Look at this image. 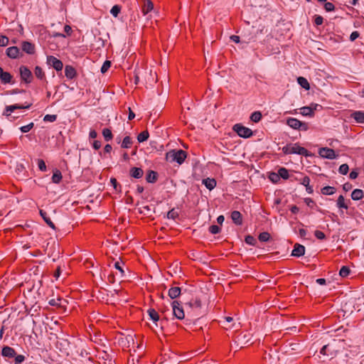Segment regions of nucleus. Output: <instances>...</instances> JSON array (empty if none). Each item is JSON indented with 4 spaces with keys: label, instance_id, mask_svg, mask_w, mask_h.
I'll use <instances>...</instances> for the list:
<instances>
[{
    "label": "nucleus",
    "instance_id": "obj_1",
    "mask_svg": "<svg viewBox=\"0 0 364 364\" xmlns=\"http://www.w3.org/2000/svg\"><path fill=\"white\" fill-rule=\"evenodd\" d=\"M188 153L182 149H171L166 154L165 159L166 161L176 162L179 165L182 164L187 158Z\"/></svg>",
    "mask_w": 364,
    "mask_h": 364
},
{
    "label": "nucleus",
    "instance_id": "obj_2",
    "mask_svg": "<svg viewBox=\"0 0 364 364\" xmlns=\"http://www.w3.org/2000/svg\"><path fill=\"white\" fill-rule=\"evenodd\" d=\"M33 104L31 102H25L24 104H14L12 105H7L5 107L3 112V116L6 117L9 121L14 122L18 117L13 116L11 113L16 109H28L31 107Z\"/></svg>",
    "mask_w": 364,
    "mask_h": 364
},
{
    "label": "nucleus",
    "instance_id": "obj_3",
    "mask_svg": "<svg viewBox=\"0 0 364 364\" xmlns=\"http://www.w3.org/2000/svg\"><path fill=\"white\" fill-rule=\"evenodd\" d=\"M282 151L286 155L296 154L304 156H312L309 151L304 147L300 146L298 143L293 145L291 144H287L282 148Z\"/></svg>",
    "mask_w": 364,
    "mask_h": 364
},
{
    "label": "nucleus",
    "instance_id": "obj_4",
    "mask_svg": "<svg viewBox=\"0 0 364 364\" xmlns=\"http://www.w3.org/2000/svg\"><path fill=\"white\" fill-rule=\"evenodd\" d=\"M19 75L21 83L31 84L33 80V75L31 70L26 65L19 67Z\"/></svg>",
    "mask_w": 364,
    "mask_h": 364
},
{
    "label": "nucleus",
    "instance_id": "obj_5",
    "mask_svg": "<svg viewBox=\"0 0 364 364\" xmlns=\"http://www.w3.org/2000/svg\"><path fill=\"white\" fill-rule=\"evenodd\" d=\"M148 314L154 321L155 326L156 328L159 327L161 331H164V324L168 322L167 318H161L160 319V316L159 313L154 309H150L148 310Z\"/></svg>",
    "mask_w": 364,
    "mask_h": 364
},
{
    "label": "nucleus",
    "instance_id": "obj_6",
    "mask_svg": "<svg viewBox=\"0 0 364 364\" xmlns=\"http://www.w3.org/2000/svg\"><path fill=\"white\" fill-rule=\"evenodd\" d=\"M183 304V300H175L171 303L173 316L179 320H182L185 318V313L182 306Z\"/></svg>",
    "mask_w": 364,
    "mask_h": 364
},
{
    "label": "nucleus",
    "instance_id": "obj_7",
    "mask_svg": "<svg viewBox=\"0 0 364 364\" xmlns=\"http://www.w3.org/2000/svg\"><path fill=\"white\" fill-rule=\"evenodd\" d=\"M232 129L240 137L250 138L253 135L252 131L242 124H236L233 126Z\"/></svg>",
    "mask_w": 364,
    "mask_h": 364
},
{
    "label": "nucleus",
    "instance_id": "obj_8",
    "mask_svg": "<svg viewBox=\"0 0 364 364\" xmlns=\"http://www.w3.org/2000/svg\"><path fill=\"white\" fill-rule=\"evenodd\" d=\"M287 124L294 129L306 131L309 129L307 123L302 122L296 118H288Z\"/></svg>",
    "mask_w": 364,
    "mask_h": 364
},
{
    "label": "nucleus",
    "instance_id": "obj_9",
    "mask_svg": "<svg viewBox=\"0 0 364 364\" xmlns=\"http://www.w3.org/2000/svg\"><path fill=\"white\" fill-rule=\"evenodd\" d=\"M183 304L186 306H189L192 309H200L202 306V302L199 297H192L191 299L183 298Z\"/></svg>",
    "mask_w": 364,
    "mask_h": 364
},
{
    "label": "nucleus",
    "instance_id": "obj_10",
    "mask_svg": "<svg viewBox=\"0 0 364 364\" xmlns=\"http://www.w3.org/2000/svg\"><path fill=\"white\" fill-rule=\"evenodd\" d=\"M0 81L3 85L15 83L14 76L10 73L4 71L1 67H0Z\"/></svg>",
    "mask_w": 364,
    "mask_h": 364
},
{
    "label": "nucleus",
    "instance_id": "obj_11",
    "mask_svg": "<svg viewBox=\"0 0 364 364\" xmlns=\"http://www.w3.org/2000/svg\"><path fill=\"white\" fill-rule=\"evenodd\" d=\"M47 63L57 71L62 70L63 68V62L53 55H48L47 57Z\"/></svg>",
    "mask_w": 364,
    "mask_h": 364
},
{
    "label": "nucleus",
    "instance_id": "obj_12",
    "mask_svg": "<svg viewBox=\"0 0 364 364\" xmlns=\"http://www.w3.org/2000/svg\"><path fill=\"white\" fill-rule=\"evenodd\" d=\"M319 155L323 158L333 159L336 158L335 151L328 147H323L318 150Z\"/></svg>",
    "mask_w": 364,
    "mask_h": 364
},
{
    "label": "nucleus",
    "instance_id": "obj_13",
    "mask_svg": "<svg viewBox=\"0 0 364 364\" xmlns=\"http://www.w3.org/2000/svg\"><path fill=\"white\" fill-rule=\"evenodd\" d=\"M34 75L37 79H38L39 80H41L46 85H47L48 83V82L46 79V73L41 67H40L38 65H36L35 67Z\"/></svg>",
    "mask_w": 364,
    "mask_h": 364
},
{
    "label": "nucleus",
    "instance_id": "obj_14",
    "mask_svg": "<svg viewBox=\"0 0 364 364\" xmlns=\"http://www.w3.org/2000/svg\"><path fill=\"white\" fill-rule=\"evenodd\" d=\"M16 350L14 348L5 346L1 349V355L9 359L14 358L16 355Z\"/></svg>",
    "mask_w": 364,
    "mask_h": 364
},
{
    "label": "nucleus",
    "instance_id": "obj_15",
    "mask_svg": "<svg viewBox=\"0 0 364 364\" xmlns=\"http://www.w3.org/2000/svg\"><path fill=\"white\" fill-rule=\"evenodd\" d=\"M21 49L23 51L29 55L35 53L36 48L35 45L28 41H23L21 43Z\"/></svg>",
    "mask_w": 364,
    "mask_h": 364
},
{
    "label": "nucleus",
    "instance_id": "obj_16",
    "mask_svg": "<svg viewBox=\"0 0 364 364\" xmlns=\"http://www.w3.org/2000/svg\"><path fill=\"white\" fill-rule=\"evenodd\" d=\"M141 11L144 15H146L154 9V4L151 0H141Z\"/></svg>",
    "mask_w": 364,
    "mask_h": 364
},
{
    "label": "nucleus",
    "instance_id": "obj_17",
    "mask_svg": "<svg viewBox=\"0 0 364 364\" xmlns=\"http://www.w3.org/2000/svg\"><path fill=\"white\" fill-rule=\"evenodd\" d=\"M305 253V247L299 243H296L291 252V256L299 257L303 256Z\"/></svg>",
    "mask_w": 364,
    "mask_h": 364
},
{
    "label": "nucleus",
    "instance_id": "obj_18",
    "mask_svg": "<svg viewBox=\"0 0 364 364\" xmlns=\"http://www.w3.org/2000/svg\"><path fill=\"white\" fill-rule=\"evenodd\" d=\"M350 118L355 119L357 123L364 124V111H353L350 114Z\"/></svg>",
    "mask_w": 364,
    "mask_h": 364
},
{
    "label": "nucleus",
    "instance_id": "obj_19",
    "mask_svg": "<svg viewBox=\"0 0 364 364\" xmlns=\"http://www.w3.org/2000/svg\"><path fill=\"white\" fill-rule=\"evenodd\" d=\"M230 218L232 220V222L236 225H241L242 224V215L240 213V212L237 210H233L231 213Z\"/></svg>",
    "mask_w": 364,
    "mask_h": 364
},
{
    "label": "nucleus",
    "instance_id": "obj_20",
    "mask_svg": "<svg viewBox=\"0 0 364 364\" xmlns=\"http://www.w3.org/2000/svg\"><path fill=\"white\" fill-rule=\"evenodd\" d=\"M159 174L156 171L149 170L146 175V181L147 183H154L157 181Z\"/></svg>",
    "mask_w": 364,
    "mask_h": 364
},
{
    "label": "nucleus",
    "instance_id": "obj_21",
    "mask_svg": "<svg viewBox=\"0 0 364 364\" xmlns=\"http://www.w3.org/2000/svg\"><path fill=\"white\" fill-rule=\"evenodd\" d=\"M19 48L17 46H11L6 49V53L10 58L15 59L18 57Z\"/></svg>",
    "mask_w": 364,
    "mask_h": 364
},
{
    "label": "nucleus",
    "instance_id": "obj_22",
    "mask_svg": "<svg viewBox=\"0 0 364 364\" xmlns=\"http://www.w3.org/2000/svg\"><path fill=\"white\" fill-rule=\"evenodd\" d=\"M65 75L68 79H74L77 77V71L72 65H67L65 68Z\"/></svg>",
    "mask_w": 364,
    "mask_h": 364
},
{
    "label": "nucleus",
    "instance_id": "obj_23",
    "mask_svg": "<svg viewBox=\"0 0 364 364\" xmlns=\"http://www.w3.org/2000/svg\"><path fill=\"white\" fill-rule=\"evenodd\" d=\"M144 175V171L141 168L132 167L129 170V176L134 178H141Z\"/></svg>",
    "mask_w": 364,
    "mask_h": 364
},
{
    "label": "nucleus",
    "instance_id": "obj_24",
    "mask_svg": "<svg viewBox=\"0 0 364 364\" xmlns=\"http://www.w3.org/2000/svg\"><path fill=\"white\" fill-rule=\"evenodd\" d=\"M355 300L349 301L348 302H346L345 304V309H343V316L346 315V314H351L353 312L355 309Z\"/></svg>",
    "mask_w": 364,
    "mask_h": 364
},
{
    "label": "nucleus",
    "instance_id": "obj_25",
    "mask_svg": "<svg viewBox=\"0 0 364 364\" xmlns=\"http://www.w3.org/2000/svg\"><path fill=\"white\" fill-rule=\"evenodd\" d=\"M168 294L172 299H176L181 294V289L178 287H171Z\"/></svg>",
    "mask_w": 364,
    "mask_h": 364
},
{
    "label": "nucleus",
    "instance_id": "obj_26",
    "mask_svg": "<svg viewBox=\"0 0 364 364\" xmlns=\"http://www.w3.org/2000/svg\"><path fill=\"white\" fill-rule=\"evenodd\" d=\"M39 213L41 216L43 218L45 223L52 229L55 230V224L51 221L50 218L47 215V213L43 210H40Z\"/></svg>",
    "mask_w": 364,
    "mask_h": 364
},
{
    "label": "nucleus",
    "instance_id": "obj_27",
    "mask_svg": "<svg viewBox=\"0 0 364 364\" xmlns=\"http://www.w3.org/2000/svg\"><path fill=\"white\" fill-rule=\"evenodd\" d=\"M203 184L210 191L213 190L217 185V181L215 178H206L203 179Z\"/></svg>",
    "mask_w": 364,
    "mask_h": 364
},
{
    "label": "nucleus",
    "instance_id": "obj_28",
    "mask_svg": "<svg viewBox=\"0 0 364 364\" xmlns=\"http://www.w3.org/2000/svg\"><path fill=\"white\" fill-rule=\"evenodd\" d=\"M223 323V328L225 329L232 328L233 327V318L231 316H225L223 321H220Z\"/></svg>",
    "mask_w": 364,
    "mask_h": 364
},
{
    "label": "nucleus",
    "instance_id": "obj_29",
    "mask_svg": "<svg viewBox=\"0 0 364 364\" xmlns=\"http://www.w3.org/2000/svg\"><path fill=\"white\" fill-rule=\"evenodd\" d=\"M363 196H364L363 191L361 189H359V188H356V189L353 190V192L351 193V198L353 200H360L363 198Z\"/></svg>",
    "mask_w": 364,
    "mask_h": 364
},
{
    "label": "nucleus",
    "instance_id": "obj_30",
    "mask_svg": "<svg viewBox=\"0 0 364 364\" xmlns=\"http://www.w3.org/2000/svg\"><path fill=\"white\" fill-rule=\"evenodd\" d=\"M63 176L60 170L55 168L53 171V174L52 176V182L54 183H59L62 181Z\"/></svg>",
    "mask_w": 364,
    "mask_h": 364
},
{
    "label": "nucleus",
    "instance_id": "obj_31",
    "mask_svg": "<svg viewBox=\"0 0 364 364\" xmlns=\"http://www.w3.org/2000/svg\"><path fill=\"white\" fill-rule=\"evenodd\" d=\"M314 109L311 107H303L300 109L301 114L304 116L313 117L314 115Z\"/></svg>",
    "mask_w": 364,
    "mask_h": 364
},
{
    "label": "nucleus",
    "instance_id": "obj_32",
    "mask_svg": "<svg viewBox=\"0 0 364 364\" xmlns=\"http://www.w3.org/2000/svg\"><path fill=\"white\" fill-rule=\"evenodd\" d=\"M133 144L132 139L129 136H126L122 142L121 147L123 149H129Z\"/></svg>",
    "mask_w": 364,
    "mask_h": 364
},
{
    "label": "nucleus",
    "instance_id": "obj_33",
    "mask_svg": "<svg viewBox=\"0 0 364 364\" xmlns=\"http://www.w3.org/2000/svg\"><path fill=\"white\" fill-rule=\"evenodd\" d=\"M102 134L104 139L106 141H109L113 139V134L112 133V130L109 128H104L102 129Z\"/></svg>",
    "mask_w": 364,
    "mask_h": 364
},
{
    "label": "nucleus",
    "instance_id": "obj_34",
    "mask_svg": "<svg viewBox=\"0 0 364 364\" xmlns=\"http://www.w3.org/2000/svg\"><path fill=\"white\" fill-rule=\"evenodd\" d=\"M63 301V299L60 297H57L56 299H52L48 301V304L52 306H55L57 308H63V306L62 305L61 301Z\"/></svg>",
    "mask_w": 364,
    "mask_h": 364
},
{
    "label": "nucleus",
    "instance_id": "obj_35",
    "mask_svg": "<svg viewBox=\"0 0 364 364\" xmlns=\"http://www.w3.org/2000/svg\"><path fill=\"white\" fill-rule=\"evenodd\" d=\"M149 137V133L148 130H144L139 133L137 136V140L139 143L146 141Z\"/></svg>",
    "mask_w": 364,
    "mask_h": 364
},
{
    "label": "nucleus",
    "instance_id": "obj_36",
    "mask_svg": "<svg viewBox=\"0 0 364 364\" xmlns=\"http://www.w3.org/2000/svg\"><path fill=\"white\" fill-rule=\"evenodd\" d=\"M298 83L301 85V87L304 88L305 90H309L310 85L308 82V80L304 77H299L297 78Z\"/></svg>",
    "mask_w": 364,
    "mask_h": 364
},
{
    "label": "nucleus",
    "instance_id": "obj_37",
    "mask_svg": "<svg viewBox=\"0 0 364 364\" xmlns=\"http://www.w3.org/2000/svg\"><path fill=\"white\" fill-rule=\"evenodd\" d=\"M278 172H279V178H283V179H289V178H291V176L289 173V171L286 168H280L279 170H278Z\"/></svg>",
    "mask_w": 364,
    "mask_h": 364
},
{
    "label": "nucleus",
    "instance_id": "obj_38",
    "mask_svg": "<svg viewBox=\"0 0 364 364\" xmlns=\"http://www.w3.org/2000/svg\"><path fill=\"white\" fill-rule=\"evenodd\" d=\"M349 276H352V277L355 276V272H353L350 269V267L343 265V278L347 277Z\"/></svg>",
    "mask_w": 364,
    "mask_h": 364
},
{
    "label": "nucleus",
    "instance_id": "obj_39",
    "mask_svg": "<svg viewBox=\"0 0 364 364\" xmlns=\"http://www.w3.org/2000/svg\"><path fill=\"white\" fill-rule=\"evenodd\" d=\"M110 183L116 192L120 193L122 191V186L117 182L115 178H111Z\"/></svg>",
    "mask_w": 364,
    "mask_h": 364
},
{
    "label": "nucleus",
    "instance_id": "obj_40",
    "mask_svg": "<svg viewBox=\"0 0 364 364\" xmlns=\"http://www.w3.org/2000/svg\"><path fill=\"white\" fill-rule=\"evenodd\" d=\"M262 117V113L259 111H256L252 113L250 119L254 122H258Z\"/></svg>",
    "mask_w": 364,
    "mask_h": 364
},
{
    "label": "nucleus",
    "instance_id": "obj_41",
    "mask_svg": "<svg viewBox=\"0 0 364 364\" xmlns=\"http://www.w3.org/2000/svg\"><path fill=\"white\" fill-rule=\"evenodd\" d=\"M258 239L260 242H268L271 239V235L268 232H263L259 235Z\"/></svg>",
    "mask_w": 364,
    "mask_h": 364
},
{
    "label": "nucleus",
    "instance_id": "obj_42",
    "mask_svg": "<svg viewBox=\"0 0 364 364\" xmlns=\"http://www.w3.org/2000/svg\"><path fill=\"white\" fill-rule=\"evenodd\" d=\"M178 216H179V214H178V211L175 208L171 209L167 213V215H166L167 218L173 219V220H175V219L178 218Z\"/></svg>",
    "mask_w": 364,
    "mask_h": 364
},
{
    "label": "nucleus",
    "instance_id": "obj_43",
    "mask_svg": "<svg viewBox=\"0 0 364 364\" xmlns=\"http://www.w3.org/2000/svg\"><path fill=\"white\" fill-rule=\"evenodd\" d=\"M336 188L332 186H325L321 189V193L323 195H332L335 193Z\"/></svg>",
    "mask_w": 364,
    "mask_h": 364
},
{
    "label": "nucleus",
    "instance_id": "obj_44",
    "mask_svg": "<svg viewBox=\"0 0 364 364\" xmlns=\"http://www.w3.org/2000/svg\"><path fill=\"white\" fill-rule=\"evenodd\" d=\"M122 6L119 5H114L110 10V13L114 17H117L119 14L121 12Z\"/></svg>",
    "mask_w": 364,
    "mask_h": 364
},
{
    "label": "nucleus",
    "instance_id": "obj_45",
    "mask_svg": "<svg viewBox=\"0 0 364 364\" xmlns=\"http://www.w3.org/2000/svg\"><path fill=\"white\" fill-rule=\"evenodd\" d=\"M269 179L274 183H278L279 181L280 180L279 172L278 173H274V172L270 173V174L269 175Z\"/></svg>",
    "mask_w": 364,
    "mask_h": 364
},
{
    "label": "nucleus",
    "instance_id": "obj_46",
    "mask_svg": "<svg viewBox=\"0 0 364 364\" xmlns=\"http://www.w3.org/2000/svg\"><path fill=\"white\" fill-rule=\"evenodd\" d=\"M245 241L247 244L253 245V246L256 245V244H257L256 239L250 235L245 236Z\"/></svg>",
    "mask_w": 364,
    "mask_h": 364
},
{
    "label": "nucleus",
    "instance_id": "obj_47",
    "mask_svg": "<svg viewBox=\"0 0 364 364\" xmlns=\"http://www.w3.org/2000/svg\"><path fill=\"white\" fill-rule=\"evenodd\" d=\"M33 127H34V123L33 122H31V123H29L28 124H27L26 126L21 127L20 128V130L23 133H27L29 131H31L33 128Z\"/></svg>",
    "mask_w": 364,
    "mask_h": 364
},
{
    "label": "nucleus",
    "instance_id": "obj_48",
    "mask_svg": "<svg viewBox=\"0 0 364 364\" xmlns=\"http://www.w3.org/2000/svg\"><path fill=\"white\" fill-rule=\"evenodd\" d=\"M58 116L56 114H46L44 116L43 121L53 122L56 121Z\"/></svg>",
    "mask_w": 364,
    "mask_h": 364
},
{
    "label": "nucleus",
    "instance_id": "obj_49",
    "mask_svg": "<svg viewBox=\"0 0 364 364\" xmlns=\"http://www.w3.org/2000/svg\"><path fill=\"white\" fill-rule=\"evenodd\" d=\"M111 67V62L109 60H105L101 67V73H105Z\"/></svg>",
    "mask_w": 364,
    "mask_h": 364
},
{
    "label": "nucleus",
    "instance_id": "obj_50",
    "mask_svg": "<svg viewBox=\"0 0 364 364\" xmlns=\"http://www.w3.org/2000/svg\"><path fill=\"white\" fill-rule=\"evenodd\" d=\"M14 358V364H21L23 362H24L26 358L23 355H17L16 353Z\"/></svg>",
    "mask_w": 364,
    "mask_h": 364
},
{
    "label": "nucleus",
    "instance_id": "obj_51",
    "mask_svg": "<svg viewBox=\"0 0 364 364\" xmlns=\"http://www.w3.org/2000/svg\"><path fill=\"white\" fill-rule=\"evenodd\" d=\"M37 163H38V168L40 169V171H46L47 166L46 165L45 161L43 159H38Z\"/></svg>",
    "mask_w": 364,
    "mask_h": 364
},
{
    "label": "nucleus",
    "instance_id": "obj_52",
    "mask_svg": "<svg viewBox=\"0 0 364 364\" xmlns=\"http://www.w3.org/2000/svg\"><path fill=\"white\" fill-rule=\"evenodd\" d=\"M323 22V18L319 15H315L314 16V23L316 26H320Z\"/></svg>",
    "mask_w": 364,
    "mask_h": 364
},
{
    "label": "nucleus",
    "instance_id": "obj_53",
    "mask_svg": "<svg viewBox=\"0 0 364 364\" xmlns=\"http://www.w3.org/2000/svg\"><path fill=\"white\" fill-rule=\"evenodd\" d=\"M221 228L216 225H212L209 228V231L212 234H218L220 232Z\"/></svg>",
    "mask_w": 364,
    "mask_h": 364
},
{
    "label": "nucleus",
    "instance_id": "obj_54",
    "mask_svg": "<svg viewBox=\"0 0 364 364\" xmlns=\"http://www.w3.org/2000/svg\"><path fill=\"white\" fill-rule=\"evenodd\" d=\"M9 38L4 35H0V46H6L9 43Z\"/></svg>",
    "mask_w": 364,
    "mask_h": 364
},
{
    "label": "nucleus",
    "instance_id": "obj_55",
    "mask_svg": "<svg viewBox=\"0 0 364 364\" xmlns=\"http://www.w3.org/2000/svg\"><path fill=\"white\" fill-rule=\"evenodd\" d=\"M25 92H26L25 90L19 89V88H15V89L6 91V93L10 94V95H16V94L25 93Z\"/></svg>",
    "mask_w": 364,
    "mask_h": 364
},
{
    "label": "nucleus",
    "instance_id": "obj_56",
    "mask_svg": "<svg viewBox=\"0 0 364 364\" xmlns=\"http://www.w3.org/2000/svg\"><path fill=\"white\" fill-rule=\"evenodd\" d=\"M309 183H310V178L307 176H304L301 177V180H299V183L304 186H309Z\"/></svg>",
    "mask_w": 364,
    "mask_h": 364
},
{
    "label": "nucleus",
    "instance_id": "obj_57",
    "mask_svg": "<svg viewBox=\"0 0 364 364\" xmlns=\"http://www.w3.org/2000/svg\"><path fill=\"white\" fill-rule=\"evenodd\" d=\"M122 264H124V262H116L114 263V267L120 272L121 276L123 277L124 272Z\"/></svg>",
    "mask_w": 364,
    "mask_h": 364
},
{
    "label": "nucleus",
    "instance_id": "obj_58",
    "mask_svg": "<svg viewBox=\"0 0 364 364\" xmlns=\"http://www.w3.org/2000/svg\"><path fill=\"white\" fill-rule=\"evenodd\" d=\"M314 235L318 240H323L326 237L325 234L321 230H316Z\"/></svg>",
    "mask_w": 364,
    "mask_h": 364
},
{
    "label": "nucleus",
    "instance_id": "obj_59",
    "mask_svg": "<svg viewBox=\"0 0 364 364\" xmlns=\"http://www.w3.org/2000/svg\"><path fill=\"white\" fill-rule=\"evenodd\" d=\"M324 8L327 11H331L334 10V5L331 2H326L324 4Z\"/></svg>",
    "mask_w": 364,
    "mask_h": 364
},
{
    "label": "nucleus",
    "instance_id": "obj_60",
    "mask_svg": "<svg viewBox=\"0 0 364 364\" xmlns=\"http://www.w3.org/2000/svg\"><path fill=\"white\" fill-rule=\"evenodd\" d=\"M304 202L310 208H313L315 205V202L310 198H306Z\"/></svg>",
    "mask_w": 364,
    "mask_h": 364
},
{
    "label": "nucleus",
    "instance_id": "obj_61",
    "mask_svg": "<svg viewBox=\"0 0 364 364\" xmlns=\"http://www.w3.org/2000/svg\"><path fill=\"white\" fill-rule=\"evenodd\" d=\"M102 146V143L99 140H95L92 143V147L94 148V149L95 150H98L101 148Z\"/></svg>",
    "mask_w": 364,
    "mask_h": 364
},
{
    "label": "nucleus",
    "instance_id": "obj_62",
    "mask_svg": "<svg viewBox=\"0 0 364 364\" xmlns=\"http://www.w3.org/2000/svg\"><path fill=\"white\" fill-rule=\"evenodd\" d=\"M359 35H360V33H359V32H358V31H353V32L350 34V40L351 41H355L357 38H358V37H359Z\"/></svg>",
    "mask_w": 364,
    "mask_h": 364
},
{
    "label": "nucleus",
    "instance_id": "obj_63",
    "mask_svg": "<svg viewBox=\"0 0 364 364\" xmlns=\"http://www.w3.org/2000/svg\"><path fill=\"white\" fill-rule=\"evenodd\" d=\"M61 274V268L60 266H58L55 272H53V277L57 279L60 277Z\"/></svg>",
    "mask_w": 364,
    "mask_h": 364
},
{
    "label": "nucleus",
    "instance_id": "obj_64",
    "mask_svg": "<svg viewBox=\"0 0 364 364\" xmlns=\"http://www.w3.org/2000/svg\"><path fill=\"white\" fill-rule=\"evenodd\" d=\"M64 31L68 36H70L73 33L72 28L69 25H65L64 26Z\"/></svg>",
    "mask_w": 364,
    "mask_h": 364
}]
</instances>
